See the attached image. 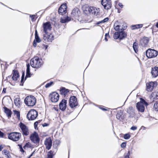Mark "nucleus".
Returning <instances> with one entry per match:
<instances>
[{
	"instance_id": "obj_1",
	"label": "nucleus",
	"mask_w": 158,
	"mask_h": 158,
	"mask_svg": "<svg viewBox=\"0 0 158 158\" xmlns=\"http://www.w3.org/2000/svg\"><path fill=\"white\" fill-rule=\"evenodd\" d=\"M36 102V99L33 95L27 96L24 99L25 103L28 106H33L35 104Z\"/></svg>"
},
{
	"instance_id": "obj_2",
	"label": "nucleus",
	"mask_w": 158,
	"mask_h": 158,
	"mask_svg": "<svg viewBox=\"0 0 158 158\" xmlns=\"http://www.w3.org/2000/svg\"><path fill=\"white\" fill-rule=\"evenodd\" d=\"M30 64L33 68H39L42 64V61L41 59H39L38 56H35L31 60Z\"/></svg>"
},
{
	"instance_id": "obj_3",
	"label": "nucleus",
	"mask_w": 158,
	"mask_h": 158,
	"mask_svg": "<svg viewBox=\"0 0 158 158\" xmlns=\"http://www.w3.org/2000/svg\"><path fill=\"white\" fill-rule=\"evenodd\" d=\"M21 136V133L18 132H14L8 134V138L14 141H17L19 140Z\"/></svg>"
},
{
	"instance_id": "obj_4",
	"label": "nucleus",
	"mask_w": 158,
	"mask_h": 158,
	"mask_svg": "<svg viewBox=\"0 0 158 158\" xmlns=\"http://www.w3.org/2000/svg\"><path fill=\"white\" fill-rule=\"evenodd\" d=\"M148 105V103L144 100L142 99L141 100L140 102H138L136 104V107L139 111L143 112L145 110L144 106H147Z\"/></svg>"
},
{
	"instance_id": "obj_5",
	"label": "nucleus",
	"mask_w": 158,
	"mask_h": 158,
	"mask_svg": "<svg viewBox=\"0 0 158 158\" xmlns=\"http://www.w3.org/2000/svg\"><path fill=\"white\" fill-rule=\"evenodd\" d=\"M38 112L34 109H32L28 113L27 117L29 120H33L36 119L38 116Z\"/></svg>"
},
{
	"instance_id": "obj_6",
	"label": "nucleus",
	"mask_w": 158,
	"mask_h": 158,
	"mask_svg": "<svg viewBox=\"0 0 158 158\" xmlns=\"http://www.w3.org/2000/svg\"><path fill=\"white\" fill-rule=\"evenodd\" d=\"M158 54V52L155 50L148 49L146 52L147 57L149 58L155 57L157 56Z\"/></svg>"
},
{
	"instance_id": "obj_7",
	"label": "nucleus",
	"mask_w": 158,
	"mask_h": 158,
	"mask_svg": "<svg viewBox=\"0 0 158 158\" xmlns=\"http://www.w3.org/2000/svg\"><path fill=\"white\" fill-rule=\"evenodd\" d=\"M19 126L21 130V132L23 136H27L29 134V131L28 127L24 123L20 122Z\"/></svg>"
},
{
	"instance_id": "obj_8",
	"label": "nucleus",
	"mask_w": 158,
	"mask_h": 158,
	"mask_svg": "<svg viewBox=\"0 0 158 158\" xmlns=\"http://www.w3.org/2000/svg\"><path fill=\"white\" fill-rule=\"evenodd\" d=\"M123 30H122L118 32H115L114 35V39H117L119 38L120 40L126 38L127 34Z\"/></svg>"
},
{
	"instance_id": "obj_9",
	"label": "nucleus",
	"mask_w": 158,
	"mask_h": 158,
	"mask_svg": "<svg viewBox=\"0 0 158 158\" xmlns=\"http://www.w3.org/2000/svg\"><path fill=\"white\" fill-rule=\"evenodd\" d=\"M30 139L33 143L36 144V146H38L39 145L40 139L37 133L35 132L33 134H32L30 136Z\"/></svg>"
},
{
	"instance_id": "obj_10",
	"label": "nucleus",
	"mask_w": 158,
	"mask_h": 158,
	"mask_svg": "<svg viewBox=\"0 0 158 158\" xmlns=\"http://www.w3.org/2000/svg\"><path fill=\"white\" fill-rule=\"evenodd\" d=\"M78 105V103L76 97L75 96H71L69 102V105L70 107L71 108H73L77 106Z\"/></svg>"
},
{
	"instance_id": "obj_11",
	"label": "nucleus",
	"mask_w": 158,
	"mask_h": 158,
	"mask_svg": "<svg viewBox=\"0 0 158 158\" xmlns=\"http://www.w3.org/2000/svg\"><path fill=\"white\" fill-rule=\"evenodd\" d=\"M101 3L105 9L108 10L111 7V3L110 0H102Z\"/></svg>"
},
{
	"instance_id": "obj_12",
	"label": "nucleus",
	"mask_w": 158,
	"mask_h": 158,
	"mask_svg": "<svg viewBox=\"0 0 158 158\" xmlns=\"http://www.w3.org/2000/svg\"><path fill=\"white\" fill-rule=\"evenodd\" d=\"M52 102H56L58 101L59 99V94L55 92H53L49 95Z\"/></svg>"
},
{
	"instance_id": "obj_13",
	"label": "nucleus",
	"mask_w": 158,
	"mask_h": 158,
	"mask_svg": "<svg viewBox=\"0 0 158 158\" xmlns=\"http://www.w3.org/2000/svg\"><path fill=\"white\" fill-rule=\"evenodd\" d=\"M67 6L66 4H63L61 5L60 6L59 10L58 12L59 14L63 15L66 13L67 11Z\"/></svg>"
},
{
	"instance_id": "obj_14",
	"label": "nucleus",
	"mask_w": 158,
	"mask_h": 158,
	"mask_svg": "<svg viewBox=\"0 0 158 158\" xmlns=\"http://www.w3.org/2000/svg\"><path fill=\"white\" fill-rule=\"evenodd\" d=\"M149 41V38L147 37H144L141 39L140 44L143 47H146L148 45Z\"/></svg>"
},
{
	"instance_id": "obj_15",
	"label": "nucleus",
	"mask_w": 158,
	"mask_h": 158,
	"mask_svg": "<svg viewBox=\"0 0 158 158\" xmlns=\"http://www.w3.org/2000/svg\"><path fill=\"white\" fill-rule=\"evenodd\" d=\"M43 28H44V31L46 34V33H48V31L51 30V26L49 22H47L43 24Z\"/></svg>"
},
{
	"instance_id": "obj_16",
	"label": "nucleus",
	"mask_w": 158,
	"mask_h": 158,
	"mask_svg": "<svg viewBox=\"0 0 158 158\" xmlns=\"http://www.w3.org/2000/svg\"><path fill=\"white\" fill-rule=\"evenodd\" d=\"M52 140L50 138L46 139L44 141V144L46 149L49 150L52 146Z\"/></svg>"
},
{
	"instance_id": "obj_17",
	"label": "nucleus",
	"mask_w": 158,
	"mask_h": 158,
	"mask_svg": "<svg viewBox=\"0 0 158 158\" xmlns=\"http://www.w3.org/2000/svg\"><path fill=\"white\" fill-rule=\"evenodd\" d=\"M67 100L63 99L59 104L60 109L63 111H64L66 107Z\"/></svg>"
},
{
	"instance_id": "obj_18",
	"label": "nucleus",
	"mask_w": 158,
	"mask_h": 158,
	"mask_svg": "<svg viewBox=\"0 0 158 158\" xmlns=\"http://www.w3.org/2000/svg\"><path fill=\"white\" fill-rule=\"evenodd\" d=\"M152 76L153 77H156L158 76V67H155L152 68L151 70Z\"/></svg>"
},
{
	"instance_id": "obj_19",
	"label": "nucleus",
	"mask_w": 158,
	"mask_h": 158,
	"mask_svg": "<svg viewBox=\"0 0 158 158\" xmlns=\"http://www.w3.org/2000/svg\"><path fill=\"white\" fill-rule=\"evenodd\" d=\"M154 87V83L153 82H150L146 84V89L148 91H151L153 89Z\"/></svg>"
},
{
	"instance_id": "obj_20",
	"label": "nucleus",
	"mask_w": 158,
	"mask_h": 158,
	"mask_svg": "<svg viewBox=\"0 0 158 158\" xmlns=\"http://www.w3.org/2000/svg\"><path fill=\"white\" fill-rule=\"evenodd\" d=\"M116 23H115L114 25V27L116 31L120 30H125L127 27V26L126 24H125V26L123 27H122L121 26L119 25H116Z\"/></svg>"
},
{
	"instance_id": "obj_21",
	"label": "nucleus",
	"mask_w": 158,
	"mask_h": 158,
	"mask_svg": "<svg viewBox=\"0 0 158 158\" xmlns=\"http://www.w3.org/2000/svg\"><path fill=\"white\" fill-rule=\"evenodd\" d=\"M80 11L77 8H74L72 10L71 15L73 17H78Z\"/></svg>"
},
{
	"instance_id": "obj_22",
	"label": "nucleus",
	"mask_w": 158,
	"mask_h": 158,
	"mask_svg": "<svg viewBox=\"0 0 158 158\" xmlns=\"http://www.w3.org/2000/svg\"><path fill=\"white\" fill-rule=\"evenodd\" d=\"M19 75L17 71H13V75L12 77V79L13 80L15 81L17 80V79L19 77Z\"/></svg>"
},
{
	"instance_id": "obj_23",
	"label": "nucleus",
	"mask_w": 158,
	"mask_h": 158,
	"mask_svg": "<svg viewBox=\"0 0 158 158\" xmlns=\"http://www.w3.org/2000/svg\"><path fill=\"white\" fill-rule=\"evenodd\" d=\"M3 108L4 110V112L6 114L8 117L9 118L10 117L12 114L11 110L6 107H4Z\"/></svg>"
},
{
	"instance_id": "obj_24",
	"label": "nucleus",
	"mask_w": 158,
	"mask_h": 158,
	"mask_svg": "<svg viewBox=\"0 0 158 158\" xmlns=\"http://www.w3.org/2000/svg\"><path fill=\"white\" fill-rule=\"evenodd\" d=\"M96 10H97L94 9L93 7H90L88 8V11L89 13L92 14L93 15H97L98 12H97L96 13Z\"/></svg>"
},
{
	"instance_id": "obj_25",
	"label": "nucleus",
	"mask_w": 158,
	"mask_h": 158,
	"mask_svg": "<svg viewBox=\"0 0 158 158\" xmlns=\"http://www.w3.org/2000/svg\"><path fill=\"white\" fill-rule=\"evenodd\" d=\"M123 113L121 110L118 111L116 115L117 119L120 120H122L123 119Z\"/></svg>"
},
{
	"instance_id": "obj_26",
	"label": "nucleus",
	"mask_w": 158,
	"mask_h": 158,
	"mask_svg": "<svg viewBox=\"0 0 158 158\" xmlns=\"http://www.w3.org/2000/svg\"><path fill=\"white\" fill-rule=\"evenodd\" d=\"M27 70H26V77H30V65L29 64H27Z\"/></svg>"
},
{
	"instance_id": "obj_27",
	"label": "nucleus",
	"mask_w": 158,
	"mask_h": 158,
	"mask_svg": "<svg viewBox=\"0 0 158 158\" xmlns=\"http://www.w3.org/2000/svg\"><path fill=\"white\" fill-rule=\"evenodd\" d=\"M152 97L153 98V102L155 100L158 99V92H154L152 93L151 94Z\"/></svg>"
},
{
	"instance_id": "obj_28",
	"label": "nucleus",
	"mask_w": 158,
	"mask_h": 158,
	"mask_svg": "<svg viewBox=\"0 0 158 158\" xmlns=\"http://www.w3.org/2000/svg\"><path fill=\"white\" fill-rule=\"evenodd\" d=\"M69 92L68 89H66L65 88H63L60 90V93L61 94L65 96Z\"/></svg>"
},
{
	"instance_id": "obj_29",
	"label": "nucleus",
	"mask_w": 158,
	"mask_h": 158,
	"mask_svg": "<svg viewBox=\"0 0 158 158\" xmlns=\"http://www.w3.org/2000/svg\"><path fill=\"white\" fill-rule=\"evenodd\" d=\"M133 47L135 52L137 53L138 52V43L136 42L134 43Z\"/></svg>"
},
{
	"instance_id": "obj_30",
	"label": "nucleus",
	"mask_w": 158,
	"mask_h": 158,
	"mask_svg": "<svg viewBox=\"0 0 158 158\" xmlns=\"http://www.w3.org/2000/svg\"><path fill=\"white\" fill-rule=\"evenodd\" d=\"M2 153L6 156L7 158H10V152L9 151L4 149L2 151Z\"/></svg>"
},
{
	"instance_id": "obj_31",
	"label": "nucleus",
	"mask_w": 158,
	"mask_h": 158,
	"mask_svg": "<svg viewBox=\"0 0 158 158\" xmlns=\"http://www.w3.org/2000/svg\"><path fill=\"white\" fill-rule=\"evenodd\" d=\"M15 104L17 106H19L20 104V101L19 98H15L14 101Z\"/></svg>"
},
{
	"instance_id": "obj_32",
	"label": "nucleus",
	"mask_w": 158,
	"mask_h": 158,
	"mask_svg": "<svg viewBox=\"0 0 158 158\" xmlns=\"http://www.w3.org/2000/svg\"><path fill=\"white\" fill-rule=\"evenodd\" d=\"M53 40V36L52 34H51L50 35L48 34L47 40H48V42H51Z\"/></svg>"
},
{
	"instance_id": "obj_33",
	"label": "nucleus",
	"mask_w": 158,
	"mask_h": 158,
	"mask_svg": "<svg viewBox=\"0 0 158 158\" xmlns=\"http://www.w3.org/2000/svg\"><path fill=\"white\" fill-rule=\"evenodd\" d=\"M13 112L16 115L17 118L18 119H20V112L15 110H14Z\"/></svg>"
},
{
	"instance_id": "obj_34",
	"label": "nucleus",
	"mask_w": 158,
	"mask_h": 158,
	"mask_svg": "<svg viewBox=\"0 0 158 158\" xmlns=\"http://www.w3.org/2000/svg\"><path fill=\"white\" fill-rule=\"evenodd\" d=\"M32 145L29 142H28L25 144L23 147V148L24 149H26L27 148H32Z\"/></svg>"
},
{
	"instance_id": "obj_35",
	"label": "nucleus",
	"mask_w": 158,
	"mask_h": 158,
	"mask_svg": "<svg viewBox=\"0 0 158 158\" xmlns=\"http://www.w3.org/2000/svg\"><path fill=\"white\" fill-rule=\"evenodd\" d=\"M129 110H131V111L130 112L128 110L127 112L129 114H134V110L132 107H129Z\"/></svg>"
},
{
	"instance_id": "obj_36",
	"label": "nucleus",
	"mask_w": 158,
	"mask_h": 158,
	"mask_svg": "<svg viewBox=\"0 0 158 158\" xmlns=\"http://www.w3.org/2000/svg\"><path fill=\"white\" fill-rule=\"evenodd\" d=\"M154 109L156 111H158V101L155 103L154 105Z\"/></svg>"
},
{
	"instance_id": "obj_37",
	"label": "nucleus",
	"mask_w": 158,
	"mask_h": 158,
	"mask_svg": "<svg viewBox=\"0 0 158 158\" xmlns=\"http://www.w3.org/2000/svg\"><path fill=\"white\" fill-rule=\"evenodd\" d=\"M47 33H46V34L45 33V34L44 35L43 39L45 43L48 42V40H47Z\"/></svg>"
},
{
	"instance_id": "obj_38",
	"label": "nucleus",
	"mask_w": 158,
	"mask_h": 158,
	"mask_svg": "<svg viewBox=\"0 0 158 158\" xmlns=\"http://www.w3.org/2000/svg\"><path fill=\"white\" fill-rule=\"evenodd\" d=\"M35 40L37 43H40L41 41V40L40 39L39 36H35Z\"/></svg>"
},
{
	"instance_id": "obj_39",
	"label": "nucleus",
	"mask_w": 158,
	"mask_h": 158,
	"mask_svg": "<svg viewBox=\"0 0 158 158\" xmlns=\"http://www.w3.org/2000/svg\"><path fill=\"white\" fill-rule=\"evenodd\" d=\"M48 157L47 158H52L53 155L52 151H50L48 154Z\"/></svg>"
},
{
	"instance_id": "obj_40",
	"label": "nucleus",
	"mask_w": 158,
	"mask_h": 158,
	"mask_svg": "<svg viewBox=\"0 0 158 158\" xmlns=\"http://www.w3.org/2000/svg\"><path fill=\"white\" fill-rule=\"evenodd\" d=\"M131 135L129 134H126L124 135V139H127L130 138Z\"/></svg>"
},
{
	"instance_id": "obj_41",
	"label": "nucleus",
	"mask_w": 158,
	"mask_h": 158,
	"mask_svg": "<svg viewBox=\"0 0 158 158\" xmlns=\"http://www.w3.org/2000/svg\"><path fill=\"white\" fill-rule=\"evenodd\" d=\"M108 19H109L108 18H106L101 21L98 22V24L101 23H104L108 21Z\"/></svg>"
},
{
	"instance_id": "obj_42",
	"label": "nucleus",
	"mask_w": 158,
	"mask_h": 158,
	"mask_svg": "<svg viewBox=\"0 0 158 158\" xmlns=\"http://www.w3.org/2000/svg\"><path fill=\"white\" fill-rule=\"evenodd\" d=\"M53 84L52 81H51L49 83H47L45 85V87L46 88H48L51 86Z\"/></svg>"
},
{
	"instance_id": "obj_43",
	"label": "nucleus",
	"mask_w": 158,
	"mask_h": 158,
	"mask_svg": "<svg viewBox=\"0 0 158 158\" xmlns=\"http://www.w3.org/2000/svg\"><path fill=\"white\" fill-rule=\"evenodd\" d=\"M40 122V121L39 120L35 122L34 123V126L35 129H36V127H37V126L39 123Z\"/></svg>"
},
{
	"instance_id": "obj_44",
	"label": "nucleus",
	"mask_w": 158,
	"mask_h": 158,
	"mask_svg": "<svg viewBox=\"0 0 158 158\" xmlns=\"http://www.w3.org/2000/svg\"><path fill=\"white\" fill-rule=\"evenodd\" d=\"M18 146L20 148V150L21 152H23V153L25 152L24 151V150L23 149L21 145L20 144H18Z\"/></svg>"
},
{
	"instance_id": "obj_45",
	"label": "nucleus",
	"mask_w": 158,
	"mask_h": 158,
	"mask_svg": "<svg viewBox=\"0 0 158 158\" xmlns=\"http://www.w3.org/2000/svg\"><path fill=\"white\" fill-rule=\"evenodd\" d=\"M126 143L125 142H123L121 144V147L124 148L126 147Z\"/></svg>"
},
{
	"instance_id": "obj_46",
	"label": "nucleus",
	"mask_w": 158,
	"mask_h": 158,
	"mask_svg": "<svg viewBox=\"0 0 158 158\" xmlns=\"http://www.w3.org/2000/svg\"><path fill=\"white\" fill-rule=\"evenodd\" d=\"M60 22L62 23H67V21L65 19H63L62 18L61 19Z\"/></svg>"
},
{
	"instance_id": "obj_47",
	"label": "nucleus",
	"mask_w": 158,
	"mask_h": 158,
	"mask_svg": "<svg viewBox=\"0 0 158 158\" xmlns=\"http://www.w3.org/2000/svg\"><path fill=\"white\" fill-rule=\"evenodd\" d=\"M129 154H130V151H128V153H127V155H126L124 158H130L129 157Z\"/></svg>"
},
{
	"instance_id": "obj_48",
	"label": "nucleus",
	"mask_w": 158,
	"mask_h": 158,
	"mask_svg": "<svg viewBox=\"0 0 158 158\" xmlns=\"http://www.w3.org/2000/svg\"><path fill=\"white\" fill-rule=\"evenodd\" d=\"M24 73H23V74L22 75V77H21V83H22L23 81V80L24 78Z\"/></svg>"
},
{
	"instance_id": "obj_49",
	"label": "nucleus",
	"mask_w": 158,
	"mask_h": 158,
	"mask_svg": "<svg viewBox=\"0 0 158 158\" xmlns=\"http://www.w3.org/2000/svg\"><path fill=\"white\" fill-rule=\"evenodd\" d=\"M137 128V127L136 126H132L131 127V129L132 130H136Z\"/></svg>"
},
{
	"instance_id": "obj_50",
	"label": "nucleus",
	"mask_w": 158,
	"mask_h": 158,
	"mask_svg": "<svg viewBox=\"0 0 158 158\" xmlns=\"http://www.w3.org/2000/svg\"><path fill=\"white\" fill-rule=\"evenodd\" d=\"M35 150L30 155V156L28 157L27 158H30L31 156H33L34 154H35Z\"/></svg>"
},
{
	"instance_id": "obj_51",
	"label": "nucleus",
	"mask_w": 158,
	"mask_h": 158,
	"mask_svg": "<svg viewBox=\"0 0 158 158\" xmlns=\"http://www.w3.org/2000/svg\"><path fill=\"white\" fill-rule=\"evenodd\" d=\"M42 46H43V48H45V49H46L48 47V45H45L44 44H42Z\"/></svg>"
},
{
	"instance_id": "obj_52",
	"label": "nucleus",
	"mask_w": 158,
	"mask_h": 158,
	"mask_svg": "<svg viewBox=\"0 0 158 158\" xmlns=\"http://www.w3.org/2000/svg\"><path fill=\"white\" fill-rule=\"evenodd\" d=\"M133 27H135V28H133V29H135V28H136V29L139 28V24H137V25H134Z\"/></svg>"
},
{
	"instance_id": "obj_53",
	"label": "nucleus",
	"mask_w": 158,
	"mask_h": 158,
	"mask_svg": "<svg viewBox=\"0 0 158 158\" xmlns=\"http://www.w3.org/2000/svg\"><path fill=\"white\" fill-rule=\"evenodd\" d=\"M66 19V20L67 21V22H68L70 20H71V19L70 17H67L65 19Z\"/></svg>"
},
{
	"instance_id": "obj_54",
	"label": "nucleus",
	"mask_w": 158,
	"mask_h": 158,
	"mask_svg": "<svg viewBox=\"0 0 158 158\" xmlns=\"http://www.w3.org/2000/svg\"><path fill=\"white\" fill-rule=\"evenodd\" d=\"M4 133L0 131V137H3Z\"/></svg>"
},
{
	"instance_id": "obj_55",
	"label": "nucleus",
	"mask_w": 158,
	"mask_h": 158,
	"mask_svg": "<svg viewBox=\"0 0 158 158\" xmlns=\"http://www.w3.org/2000/svg\"><path fill=\"white\" fill-rule=\"evenodd\" d=\"M48 125V124L46 123H44L43 124V126L44 127L47 126Z\"/></svg>"
},
{
	"instance_id": "obj_56",
	"label": "nucleus",
	"mask_w": 158,
	"mask_h": 158,
	"mask_svg": "<svg viewBox=\"0 0 158 158\" xmlns=\"http://www.w3.org/2000/svg\"><path fill=\"white\" fill-rule=\"evenodd\" d=\"M34 44H33V45L34 47H36V42H35V40L33 42Z\"/></svg>"
},
{
	"instance_id": "obj_57",
	"label": "nucleus",
	"mask_w": 158,
	"mask_h": 158,
	"mask_svg": "<svg viewBox=\"0 0 158 158\" xmlns=\"http://www.w3.org/2000/svg\"><path fill=\"white\" fill-rule=\"evenodd\" d=\"M38 36L37 32L36 30H35V36Z\"/></svg>"
},
{
	"instance_id": "obj_58",
	"label": "nucleus",
	"mask_w": 158,
	"mask_h": 158,
	"mask_svg": "<svg viewBox=\"0 0 158 158\" xmlns=\"http://www.w3.org/2000/svg\"><path fill=\"white\" fill-rule=\"evenodd\" d=\"M30 17H31L32 20H33L34 18L35 15H32L31 16L30 15Z\"/></svg>"
},
{
	"instance_id": "obj_59",
	"label": "nucleus",
	"mask_w": 158,
	"mask_h": 158,
	"mask_svg": "<svg viewBox=\"0 0 158 158\" xmlns=\"http://www.w3.org/2000/svg\"><path fill=\"white\" fill-rule=\"evenodd\" d=\"M6 89L4 88L3 89L2 93H6Z\"/></svg>"
},
{
	"instance_id": "obj_60",
	"label": "nucleus",
	"mask_w": 158,
	"mask_h": 158,
	"mask_svg": "<svg viewBox=\"0 0 158 158\" xmlns=\"http://www.w3.org/2000/svg\"><path fill=\"white\" fill-rule=\"evenodd\" d=\"M3 147L2 145H0V151H1Z\"/></svg>"
},
{
	"instance_id": "obj_61",
	"label": "nucleus",
	"mask_w": 158,
	"mask_h": 158,
	"mask_svg": "<svg viewBox=\"0 0 158 158\" xmlns=\"http://www.w3.org/2000/svg\"><path fill=\"white\" fill-rule=\"evenodd\" d=\"M139 28H141L143 27V25L142 24H139Z\"/></svg>"
},
{
	"instance_id": "obj_62",
	"label": "nucleus",
	"mask_w": 158,
	"mask_h": 158,
	"mask_svg": "<svg viewBox=\"0 0 158 158\" xmlns=\"http://www.w3.org/2000/svg\"><path fill=\"white\" fill-rule=\"evenodd\" d=\"M101 109L102 110H104V111H106V110H107V109L104 108H103V107H102L101 108Z\"/></svg>"
},
{
	"instance_id": "obj_63",
	"label": "nucleus",
	"mask_w": 158,
	"mask_h": 158,
	"mask_svg": "<svg viewBox=\"0 0 158 158\" xmlns=\"http://www.w3.org/2000/svg\"><path fill=\"white\" fill-rule=\"evenodd\" d=\"M119 5V6L120 7H123V5L121 3H119V4H118Z\"/></svg>"
},
{
	"instance_id": "obj_64",
	"label": "nucleus",
	"mask_w": 158,
	"mask_h": 158,
	"mask_svg": "<svg viewBox=\"0 0 158 158\" xmlns=\"http://www.w3.org/2000/svg\"><path fill=\"white\" fill-rule=\"evenodd\" d=\"M109 36V33H106L105 34V37H107V36Z\"/></svg>"
}]
</instances>
